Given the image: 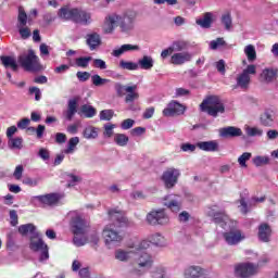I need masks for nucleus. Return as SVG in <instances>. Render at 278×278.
Returning <instances> with one entry per match:
<instances>
[{"label":"nucleus","mask_w":278,"mask_h":278,"mask_svg":"<svg viewBox=\"0 0 278 278\" xmlns=\"http://www.w3.org/2000/svg\"><path fill=\"white\" fill-rule=\"evenodd\" d=\"M90 225H88V222L80 216H76L72 219L71 229L74 235L73 242L75 247H85V244H88V237H86V233Z\"/></svg>","instance_id":"nucleus-1"},{"label":"nucleus","mask_w":278,"mask_h":278,"mask_svg":"<svg viewBox=\"0 0 278 278\" xmlns=\"http://www.w3.org/2000/svg\"><path fill=\"white\" fill-rule=\"evenodd\" d=\"M201 112L217 118L218 114H225V103L218 96H207L200 104Z\"/></svg>","instance_id":"nucleus-2"},{"label":"nucleus","mask_w":278,"mask_h":278,"mask_svg":"<svg viewBox=\"0 0 278 278\" xmlns=\"http://www.w3.org/2000/svg\"><path fill=\"white\" fill-rule=\"evenodd\" d=\"M58 15L63 21H73L81 25H89L91 18L90 13L79 9H70L68 7L61 8Z\"/></svg>","instance_id":"nucleus-3"},{"label":"nucleus","mask_w":278,"mask_h":278,"mask_svg":"<svg viewBox=\"0 0 278 278\" xmlns=\"http://www.w3.org/2000/svg\"><path fill=\"white\" fill-rule=\"evenodd\" d=\"M17 62L24 71H28L30 73H36L42 70V65H40V59L38 55H36L34 50H28L27 54H21L17 58Z\"/></svg>","instance_id":"nucleus-4"},{"label":"nucleus","mask_w":278,"mask_h":278,"mask_svg":"<svg viewBox=\"0 0 278 278\" xmlns=\"http://www.w3.org/2000/svg\"><path fill=\"white\" fill-rule=\"evenodd\" d=\"M146 220L148 225H152V227H157V225H168L170 222L168 214H166L164 208L152 210L147 214Z\"/></svg>","instance_id":"nucleus-5"},{"label":"nucleus","mask_w":278,"mask_h":278,"mask_svg":"<svg viewBox=\"0 0 278 278\" xmlns=\"http://www.w3.org/2000/svg\"><path fill=\"white\" fill-rule=\"evenodd\" d=\"M237 277L251 278L260 273V265L253 263H241L235 267Z\"/></svg>","instance_id":"nucleus-6"},{"label":"nucleus","mask_w":278,"mask_h":278,"mask_svg":"<svg viewBox=\"0 0 278 278\" xmlns=\"http://www.w3.org/2000/svg\"><path fill=\"white\" fill-rule=\"evenodd\" d=\"M223 238L229 247H236L240 244V242H243V240H247L244 232L238 228H232L229 231L224 232Z\"/></svg>","instance_id":"nucleus-7"},{"label":"nucleus","mask_w":278,"mask_h":278,"mask_svg":"<svg viewBox=\"0 0 278 278\" xmlns=\"http://www.w3.org/2000/svg\"><path fill=\"white\" fill-rule=\"evenodd\" d=\"M180 175L181 173H179V169L169 167L163 173L161 179L164 182L165 188L170 190V188H175V186H177V181H179Z\"/></svg>","instance_id":"nucleus-8"},{"label":"nucleus","mask_w":278,"mask_h":278,"mask_svg":"<svg viewBox=\"0 0 278 278\" xmlns=\"http://www.w3.org/2000/svg\"><path fill=\"white\" fill-rule=\"evenodd\" d=\"M138 267L132 269V274L140 277V275H144V269L151 268L153 266V258L147 252H142L137 260Z\"/></svg>","instance_id":"nucleus-9"},{"label":"nucleus","mask_w":278,"mask_h":278,"mask_svg":"<svg viewBox=\"0 0 278 278\" xmlns=\"http://www.w3.org/2000/svg\"><path fill=\"white\" fill-rule=\"evenodd\" d=\"M17 21H18L17 28H18L20 36L23 40H27V38L31 36V30L29 29V27H26L27 13L25 12V10L20 9Z\"/></svg>","instance_id":"nucleus-10"},{"label":"nucleus","mask_w":278,"mask_h":278,"mask_svg":"<svg viewBox=\"0 0 278 278\" xmlns=\"http://www.w3.org/2000/svg\"><path fill=\"white\" fill-rule=\"evenodd\" d=\"M186 108L184 104L173 100L167 104V108L163 110V116H181L185 114Z\"/></svg>","instance_id":"nucleus-11"},{"label":"nucleus","mask_w":278,"mask_h":278,"mask_svg":"<svg viewBox=\"0 0 278 278\" xmlns=\"http://www.w3.org/2000/svg\"><path fill=\"white\" fill-rule=\"evenodd\" d=\"M110 220L117 223L118 227H127L129 225V219L125 216V212L117 208H112L109 211Z\"/></svg>","instance_id":"nucleus-12"},{"label":"nucleus","mask_w":278,"mask_h":278,"mask_svg":"<svg viewBox=\"0 0 278 278\" xmlns=\"http://www.w3.org/2000/svg\"><path fill=\"white\" fill-rule=\"evenodd\" d=\"M191 60L192 54H190V52H177L170 56V64H174V66H181Z\"/></svg>","instance_id":"nucleus-13"},{"label":"nucleus","mask_w":278,"mask_h":278,"mask_svg":"<svg viewBox=\"0 0 278 278\" xmlns=\"http://www.w3.org/2000/svg\"><path fill=\"white\" fill-rule=\"evenodd\" d=\"M35 199L39 201V203H42L43 205H56V203H60V195L59 193H47L43 195H36Z\"/></svg>","instance_id":"nucleus-14"},{"label":"nucleus","mask_w":278,"mask_h":278,"mask_svg":"<svg viewBox=\"0 0 278 278\" xmlns=\"http://www.w3.org/2000/svg\"><path fill=\"white\" fill-rule=\"evenodd\" d=\"M163 205L167 207V210H170V212H174L177 214L178 212H181V201H179V198H173V195H167L164 199Z\"/></svg>","instance_id":"nucleus-15"},{"label":"nucleus","mask_w":278,"mask_h":278,"mask_svg":"<svg viewBox=\"0 0 278 278\" xmlns=\"http://www.w3.org/2000/svg\"><path fill=\"white\" fill-rule=\"evenodd\" d=\"M102 236L105 240V244H112V242H123V236H121L114 229L104 228Z\"/></svg>","instance_id":"nucleus-16"},{"label":"nucleus","mask_w":278,"mask_h":278,"mask_svg":"<svg viewBox=\"0 0 278 278\" xmlns=\"http://www.w3.org/2000/svg\"><path fill=\"white\" fill-rule=\"evenodd\" d=\"M117 25L122 31H131L134 29V16L131 15H118Z\"/></svg>","instance_id":"nucleus-17"},{"label":"nucleus","mask_w":278,"mask_h":278,"mask_svg":"<svg viewBox=\"0 0 278 278\" xmlns=\"http://www.w3.org/2000/svg\"><path fill=\"white\" fill-rule=\"evenodd\" d=\"M219 136L222 138H239L242 136V129L235 126L224 127L219 129Z\"/></svg>","instance_id":"nucleus-18"},{"label":"nucleus","mask_w":278,"mask_h":278,"mask_svg":"<svg viewBox=\"0 0 278 278\" xmlns=\"http://www.w3.org/2000/svg\"><path fill=\"white\" fill-rule=\"evenodd\" d=\"M118 18L117 14L106 16L103 24V31L105 34H112L114 31V27L118 25Z\"/></svg>","instance_id":"nucleus-19"},{"label":"nucleus","mask_w":278,"mask_h":278,"mask_svg":"<svg viewBox=\"0 0 278 278\" xmlns=\"http://www.w3.org/2000/svg\"><path fill=\"white\" fill-rule=\"evenodd\" d=\"M273 235V229L270 228V225L267 223H262L258 226V239L261 242H269L270 236Z\"/></svg>","instance_id":"nucleus-20"},{"label":"nucleus","mask_w":278,"mask_h":278,"mask_svg":"<svg viewBox=\"0 0 278 278\" xmlns=\"http://www.w3.org/2000/svg\"><path fill=\"white\" fill-rule=\"evenodd\" d=\"M197 25L202 27V29H210L212 27V23H214V13L205 12L202 18H198L195 21Z\"/></svg>","instance_id":"nucleus-21"},{"label":"nucleus","mask_w":278,"mask_h":278,"mask_svg":"<svg viewBox=\"0 0 278 278\" xmlns=\"http://www.w3.org/2000/svg\"><path fill=\"white\" fill-rule=\"evenodd\" d=\"M86 42L89 46L90 51H94L97 47H101V35L98 33H91L86 36Z\"/></svg>","instance_id":"nucleus-22"},{"label":"nucleus","mask_w":278,"mask_h":278,"mask_svg":"<svg viewBox=\"0 0 278 278\" xmlns=\"http://www.w3.org/2000/svg\"><path fill=\"white\" fill-rule=\"evenodd\" d=\"M45 247H47V244L45 243V241H42V238H40L38 233H35L30 237L29 249L31 251L38 252L43 250Z\"/></svg>","instance_id":"nucleus-23"},{"label":"nucleus","mask_w":278,"mask_h":278,"mask_svg":"<svg viewBox=\"0 0 278 278\" xmlns=\"http://www.w3.org/2000/svg\"><path fill=\"white\" fill-rule=\"evenodd\" d=\"M138 85L126 87L125 103H134L137 99H140V93H138Z\"/></svg>","instance_id":"nucleus-24"},{"label":"nucleus","mask_w":278,"mask_h":278,"mask_svg":"<svg viewBox=\"0 0 278 278\" xmlns=\"http://www.w3.org/2000/svg\"><path fill=\"white\" fill-rule=\"evenodd\" d=\"M251 86V76L243 72L237 76V85L235 88H241V90H249Z\"/></svg>","instance_id":"nucleus-25"},{"label":"nucleus","mask_w":278,"mask_h":278,"mask_svg":"<svg viewBox=\"0 0 278 278\" xmlns=\"http://www.w3.org/2000/svg\"><path fill=\"white\" fill-rule=\"evenodd\" d=\"M79 100L77 98L68 100L67 111L65 113V118L67 121H73V116H75V114H77V102Z\"/></svg>","instance_id":"nucleus-26"},{"label":"nucleus","mask_w":278,"mask_h":278,"mask_svg":"<svg viewBox=\"0 0 278 278\" xmlns=\"http://www.w3.org/2000/svg\"><path fill=\"white\" fill-rule=\"evenodd\" d=\"M127 51H140V46H134L130 43L123 45L119 49L113 51V55L114 58H121V55H123V53H127Z\"/></svg>","instance_id":"nucleus-27"},{"label":"nucleus","mask_w":278,"mask_h":278,"mask_svg":"<svg viewBox=\"0 0 278 278\" xmlns=\"http://www.w3.org/2000/svg\"><path fill=\"white\" fill-rule=\"evenodd\" d=\"M278 76V68H265L263 70L261 77L267 81V84H270V81H275Z\"/></svg>","instance_id":"nucleus-28"},{"label":"nucleus","mask_w":278,"mask_h":278,"mask_svg":"<svg viewBox=\"0 0 278 278\" xmlns=\"http://www.w3.org/2000/svg\"><path fill=\"white\" fill-rule=\"evenodd\" d=\"M197 147H199L201 151H207V152L218 151V142L216 141H201V142H198Z\"/></svg>","instance_id":"nucleus-29"},{"label":"nucleus","mask_w":278,"mask_h":278,"mask_svg":"<svg viewBox=\"0 0 278 278\" xmlns=\"http://www.w3.org/2000/svg\"><path fill=\"white\" fill-rule=\"evenodd\" d=\"M0 60L5 68H11L14 72L18 71L16 59L12 56H0Z\"/></svg>","instance_id":"nucleus-30"},{"label":"nucleus","mask_w":278,"mask_h":278,"mask_svg":"<svg viewBox=\"0 0 278 278\" xmlns=\"http://www.w3.org/2000/svg\"><path fill=\"white\" fill-rule=\"evenodd\" d=\"M213 223H215V225H220L223 228H225L227 226V223H229V216L220 212L215 213L213 215Z\"/></svg>","instance_id":"nucleus-31"},{"label":"nucleus","mask_w":278,"mask_h":278,"mask_svg":"<svg viewBox=\"0 0 278 278\" xmlns=\"http://www.w3.org/2000/svg\"><path fill=\"white\" fill-rule=\"evenodd\" d=\"M153 64H154L153 58L149 55H144L142 59L138 61V65L140 66V68H142V71H151V68L153 67Z\"/></svg>","instance_id":"nucleus-32"},{"label":"nucleus","mask_w":278,"mask_h":278,"mask_svg":"<svg viewBox=\"0 0 278 278\" xmlns=\"http://www.w3.org/2000/svg\"><path fill=\"white\" fill-rule=\"evenodd\" d=\"M80 112L84 114L85 118H94V116H97V109H94L92 105H81Z\"/></svg>","instance_id":"nucleus-33"},{"label":"nucleus","mask_w":278,"mask_h":278,"mask_svg":"<svg viewBox=\"0 0 278 278\" xmlns=\"http://www.w3.org/2000/svg\"><path fill=\"white\" fill-rule=\"evenodd\" d=\"M190 47V43L186 40H175L172 43V49L177 51V53H181V51H186Z\"/></svg>","instance_id":"nucleus-34"},{"label":"nucleus","mask_w":278,"mask_h":278,"mask_svg":"<svg viewBox=\"0 0 278 278\" xmlns=\"http://www.w3.org/2000/svg\"><path fill=\"white\" fill-rule=\"evenodd\" d=\"M220 22L227 31H229L231 27H233V20L231 18L230 12L224 13L220 17Z\"/></svg>","instance_id":"nucleus-35"},{"label":"nucleus","mask_w":278,"mask_h":278,"mask_svg":"<svg viewBox=\"0 0 278 278\" xmlns=\"http://www.w3.org/2000/svg\"><path fill=\"white\" fill-rule=\"evenodd\" d=\"M8 147L11 150L17 149L18 151H21V149H23V137H15L9 139Z\"/></svg>","instance_id":"nucleus-36"},{"label":"nucleus","mask_w":278,"mask_h":278,"mask_svg":"<svg viewBox=\"0 0 278 278\" xmlns=\"http://www.w3.org/2000/svg\"><path fill=\"white\" fill-rule=\"evenodd\" d=\"M244 53L249 62H255V60H257V52L255 51V47L253 45L247 46L244 48Z\"/></svg>","instance_id":"nucleus-37"},{"label":"nucleus","mask_w":278,"mask_h":278,"mask_svg":"<svg viewBox=\"0 0 278 278\" xmlns=\"http://www.w3.org/2000/svg\"><path fill=\"white\" fill-rule=\"evenodd\" d=\"M77 144H79V137H72L67 142V149L64 150V153H66V155L74 153Z\"/></svg>","instance_id":"nucleus-38"},{"label":"nucleus","mask_w":278,"mask_h":278,"mask_svg":"<svg viewBox=\"0 0 278 278\" xmlns=\"http://www.w3.org/2000/svg\"><path fill=\"white\" fill-rule=\"evenodd\" d=\"M36 231V226L34 224H24L18 227V233L21 236H27V233H34Z\"/></svg>","instance_id":"nucleus-39"},{"label":"nucleus","mask_w":278,"mask_h":278,"mask_svg":"<svg viewBox=\"0 0 278 278\" xmlns=\"http://www.w3.org/2000/svg\"><path fill=\"white\" fill-rule=\"evenodd\" d=\"M83 136L86 140H92L99 136V132L97 131V128L89 126L85 128Z\"/></svg>","instance_id":"nucleus-40"},{"label":"nucleus","mask_w":278,"mask_h":278,"mask_svg":"<svg viewBox=\"0 0 278 278\" xmlns=\"http://www.w3.org/2000/svg\"><path fill=\"white\" fill-rule=\"evenodd\" d=\"M114 142L118 147H127V143L129 142V137L125 134H116L114 136Z\"/></svg>","instance_id":"nucleus-41"},{"label":"nucleus","mask_w":278,"mask_h":278,"mask_svg":"<svg viewBox=\"0 0 278 278\" xmlns=\"http://www.w3.org/2000/svg\"><path fill=\"white\" fill-rule=\"evenodd\" d=\"M90 62H92V56H80L75 60V64L78 68H88Z\"/></svg>","instance_id":"nucleus-42"},{"label":"nucleus","mask_w":278,"mask_h":278,"mask_svg":"<svg viewBox=\"0 0 278 278\" xmlns=\"http://www.w3.org/2000/svg\"><path fill=\"white\" fill-rule=\"evenodd\" d=\"M273 114L268 111L261 115V124L264 125V127H270L273 125Z\"/></svg>","instance_id":"nucleus-43"},{"label":"nucleus","mask_w":278,"mask_h":278,"mask_svg":"<svg viewBox=\"0 0 278 278\" xmlns=\"http://www.w3.org/2000/svg\"><path fill=\"white\" fill-rule=\"evenodd\" d=\"M121 68L124 71H138V63L129 62V61H121L119 62Z\"/></svg>","instance_id":"nucleus-44"},{"label":"nucleus","mask_w":278,"mask_h":278,"mask_svg":"<svg viewBox=\"0 0 278 278\" xmlns=\"http://www.w3.org/2000/svg\"><path fill=\"white\" fill-rule=\"evenodd\" d=\"M225 45H227L225 39L223 37H218L210 42V49H212V51H216V49H219V47H225Z\"/></svg>","instance_id":"nucleus-45"},{"label":"nucleus","mask_w":278,"mask_h":278,"mask_svg":"<svg viewBox=\"0 0 278 278\" xmlns=\"http://www.w3.org/2000/svg\"><path fill=\"white\" fill-rule=\"evenodd\" d=\"M91 81H92L93 86H98V87L105 86V84H110V79L101 78V76L98 74L91 76Z\"/></svg>","instance_id":"nucleus-46"},{"label":"nucleus","mask_w":278,"mask_h":278,"mask_svg":"<svg viewBox=\"0 0 278 278\" xmlns=\"http://www.w3.org/2000/svg\"><path fill=\"white\" fill-rule=\"evenodd\" d=\"M114 118V110H102L100 112V121H112Z\"/></svg>","instance_id":"nucleus-47"},{"label":"nucleus","mask_w":278,"mask_h":278,"mask_svg":"<svg viewBox=\"0 0 278 278\" xmlns=\"http://www.w3.org/2000/svg\"><path fill=\"white\" fill-rule=\"evenodd\" d=\"M251 152H244L242 155L238 157V163L242 168H247V162L251 160Z\"/></svg>","instance_id":"nucleus-48"},{"label":"nucleus","mask_w":278,"mask_h":278,"mask_svg":"<svg viewBox=\"0 0 278 278\" xmlns=\"http://www.w3.org/2000/svg\"><path fill=\"white\" fill-rule=\"evenodd\" d=\"M115 258L119 262H127V260H129V252L125 250H117L115 252Z\"/></svg>","instance_id":"nucleus-49"},{"label":"nucleus","mask_w":278,"mask_h":278,"mask_svg":"<svg viewBox=\"0 0 278 278\" xmlns=\"http://www.w3.org/2000/svg\"><path fill=\"white\" fill-rule=\"evenodd\" d=\"M114 88L117 97H125V94H127V86H124L121 83H116Z\"/></svg>","instance_id":"nucleus-50"},{"label":"nucleus","mask_w":278,"mask_h":278,"mask_svg":"<svg viewBox=\"0 0 278 278\" xmlns=\"http://www.w3.org/2000/svg\"><path fill=\"white\" fill-rule=\"evenodd\" d=\"M268 162H269L268 156H256L253 159V164L255 166H264L268 164Z\"/></svg>","instance_id":"nucleus-51"},{"label":"nucleus","mask_w":278,"mask_h":278,"mask_svg":"<svg viewBox=\"0 0 278 278\" xmlns=\"http://www.w3.org/2000/svg\"><path fill=\"white\" fill-rule=\"evenodd\" d=\"M28 94H35V101H40V99H42V93L38 87H29Z\"/></svg>","instance_id":"nucleus-52"},{"label":"nucleus","mask_w":278,"mask_h":278,"mask_svg":"<svg viewBox=\"0 0 278 278\" xmlns=\"http://www.w3.org/2000/svg\"><path fill=\"white\" fill-rule=\"evenodd\" d=\"M115 127L116 125L114 124L104 125V136H106V138H112V136H114Z\"/></svg>","instance_id":"nucleus-53"},{"label":"nucleus","mask_w":278,"mask_h":278,"mask_svg":"<svg viewBox=\"0 0 278 278\" xmlns=\"http://www.w3.org/2000/svg\"><path fill=\"white\" fill-rule=\"evenodd\" d=\"M152 242L156 247H163L164 245V237H162V235H160V233H155L154 236H152Z\"/></svg>","instance_id":"nucleus-54"},{"label":"nucleus","mask_w":278,"mask_h":278,"mask_svg":"<svg viewBox=\"0 0 278 278\" xmlns=\"http://www.w3.org/2000/svg\"><path fill=\"white\" fill-rule=\"evenodd\" d=\"M93 66L94 68H100V71H105V68H108V64L101 59H94Z\"/></svg>","instance_id":"nucleus-55"},{"label":"nucleus","mask_w":278,"mask_h":278,"mask_svg":"<svg viewBox=\"0 0 278 278\" xmlns=\"http://www.w3.org/2000/svg\"><path fill=\"white\" fill-rule=\"evenodd\" d=\"M181 151H184L185 153H188V151L190 153H194V151H197V146L192 144V143H182L180 147Z\"/></svg>","instance_id":"nucleus-56"},{"label":"nucleus","mask_w":278,"mask_h":278,"mask_svg":"<svg viewBox=\"0 0 278 278\" xmlns=\"http://www.w3.org/2000/svg\"><path fill=\"white\" fill-rule=\"evenodd\" d=\"M136 124V121L131 119V118H127L124 119L121 124L122 129H131V127H134V125Z\"/></svg>","instance_id":"nucleus-57"},{"label":"nucleus","mask_w":278,"mask_h":278,"mask_svg":"<svg viewBox=\"0 0 278 278\" xmlns=\"http://www.w3.org/2000/svg\"><path fill=\"white\" fill-rule=\"evenodd\" d=\"M31 123V119L25 117L17 122V128L18 129H27L29 127V124Z\"/></svg>","instance_id":"nucleus-58"},{"label":"nucleus","mask_w":278,"mask_h":278,"mask_svg":"<svg viewBox=\"0 0 278 278\" xmlns=\"http://www.w3.org/2000/svg\"><path fill=\"white\" fill-rule=\"evenodd\" d=\"M76 77H77L78 81H88V79H90V73L77 72Z\"/></svg>","instance_id":"nucleus-59"},{"label":"nucleus","mask_w":278,"mask_h":278,"mask_svg":"<svg viewBox=\"0 0 278 278\" xmlns=\"http://www.w3.org/2000/svg\"><path fill=\"white\" fill-rule=\"evenodd\" d=\"M10 218L12 227H16L18 225V214H16V211H10Z\"/></svg>","instance_id":"nucleus-60"},{"label":"nucleus","mask_w":278,"mask_h":278,"mask_svg":"<svg viewBox=\"0 0 278 278\" xmlns=\"http://www.w3.org/2000/svg\"><path fill=\"white\" fill-rule=\"evenodd\" d=\"M154 114H155V108L151 106L146 109L142 116L143 118L149 119V118H153Z\"/></svg>","instance_id":"nucleus-61"},{"label":"nucleus","mask_w":278,"mask_h":278,"mask_svg":"<svg viewBox=\"0 0 278 278\" xmlns=\"http://www.w3.org/2000/svg\"><path fill=\"white\" fill-rule=\"evenodd\" d=\"M147 131V128L144 127H136L130 130L131 136H142Z\"/></svg>","instance_id":"nucleus-62"},{"label":"nucleus","mask_w":278,"mask_h":278,"mask_svg":"<svg viewBox=\"0 0 278 278\" xmlns=\"http://www.w3.org/2000/svg\"><path fill=\"white\" fill-rule=\"evenodd\" d=\"M13 176L15 179L20 180L23 177V165H17L15 167V170L13 173Z\"/></svg>","instance_id":"nucleus-63"},{"label":"nucleus","mask_w":278,"mask_h":278,"mask_svg":"<svg viewBox=\"0 0 278 278\" xmlns=\"http://www.w3.org/2000/svg\"><path fill=\"white\" fill-rule=\"evenodd\" d=\"M262 130H260V128H255V127H252V128H248V136H262Z\"/></svg>","instance_id":"nucleus-64"}]
</instances>
